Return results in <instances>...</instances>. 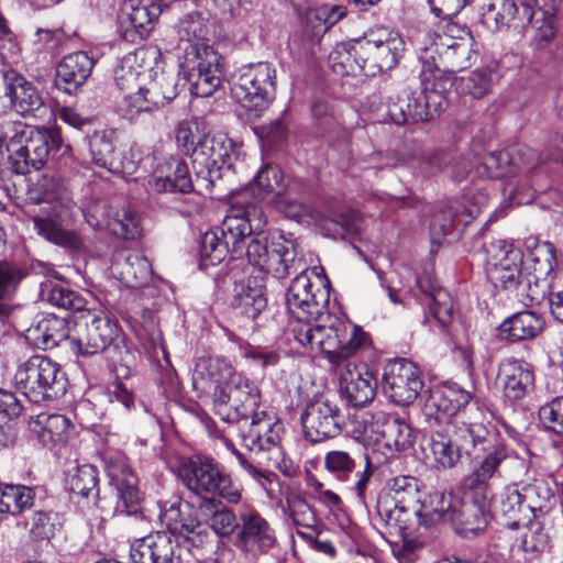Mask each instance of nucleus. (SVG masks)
I'll return each mask as SVG.
<instances>
[{
	"label": "nucleus",
	"mask_w": 563,
	"mask_h": 563,
	"mask_svg": "<svg viewBox=\"0 0 563 563\" xmlns=\"http://www.w3.org/2000/svg\"><path fill=\"white\" fill-rule=\"evenodd\" d=\"M509 457L505 443H496L474 465L464 479V495L459 521L466 525L467 531L483 530L490 517L506 519V526L517 529L521 514L529 510L523 505V496L515 487H506L492 497L490 481L500 476V465Z\"/></svg>",
	"instance_id": "f257e3e1"
},
{
	"label": "nucleus",
	"mask_w": 563,
	"mask_h": 563,
	"mask_svg": "<svg viewBox=\"0 0 563 563\" xmlns=\"http://www.w3.org/2000/svg\"><path fill=\"white\" fill-rule=\"evenodd\" d=\"M483 23L492 32H511L538 46L548 45L556 35L555 0H489Z\"/></svg>",
	"instance_id": "f03ea898"
},
{
	"label": "nucleus",
	"mask_w": 563,
	"mask_h": 563,
	"mask_svg": "<svg viewBox=\"0 0 563 563\" xmlns=\"http://www.w3.org/2000/svg\"><path fill=\"white\" fill-rule=\"evenodd\" d=\"M29 198L34 203L45 205L43 214L31 218L38 235L65 249L82 247V240L78 233L64 227L74 218L75 202L59 177L53 174L42 175L29 188Z\"/></svg>",
	"instance_id": "7ed1b4c3"
},
{
	"label": "nucleus",
	"mask_w": 563,
	"mask_h": 563,
	"mask_svg": "<svg viewBox=\"0 0 563 563\" xmlns=\"http://www.w3.org/2000/svg\"><path fill=\"white\" fill-rule=\"evenodd\" d=\"M62 148L64 153L68 151L56 130H37L14 121L0 122V155H7L10 169L18 175L41 169L49 153Z\"/></svg>",
	"instance_id": "20e7f679"
},
{
	"label": "nucleus",
	"mask_w": 563,
	"mask_h": 563,
	"mask_svg": "<svg viewBox=\"0 0 563 563\" xmlns=\"http://www.w3.org/2000/svg\"><path fill=\"white\" fill-rule=\"evenodd\" d=\"M294 340L307 352H323L331 364L340 367L364 343L361 328L328 312L318 321L295 323L289 330Z\"/></svg>",
	"instance_id": "39448f33"
},
{
	"label": "nucleus",
	"mask_w": 563,
	"mask_h": 563,
	"mask_svg": "<svg viewBox=\"0 0 563 563\" xmlns=\"http://www.w3.org/2000/svg\"><path fill=\"white\" fill-rule=\"evenodd\" d=\"M496 443L492 441L488 430L481 423H466L464 421H445L434 426L427 448V457L432 459L434 468L439 471L452 470L462 459L471 457L477 450L488 452Z\"/></svg>",
	"instance_id": "423d86ee"
},
{
	"label": "nucleus",
	"mask_w": 563,
	"mask_h": 563,
	"mask_svg": "<svg viewBox=\"0 0 563 563\" xmlns=\"http://www.w3.org/2000/svg\"><path fill=\"white\" fill-rule=\"evenodd\" d=\"M449 77L439 67L424 64L420 73V91L405 88L388 104V115L396 124L427 121L440 114L445 106V92L451 87Z\"/></svg>",
	"instance_id": "0eeeda50"
},
{
	"label": "nucleus",
	"mask_w": 563,
	"mask_h": 563,
	"mask_svg": "<svg viewBox=\"0 0 563 563\" xmlns=\"http://www.w3.org/2000/svg\"><path fill=\"white\" fill-rule=\"evenodd\" d=\"M486 272L494 285L516 291L525 306L539 302L541 294L531 286L532 279L521 274L523 254L506 240H497L487 247Z\"/></svg>",
	"instance_id": "6e6552de"
},
{
	"label": "nucleus",
	"mask_w": 563,
	"mask_h": 563,
	"mask_svg": "<svg viewBox=\"0 0 563 563\" xmlns=\"http://www.w3.org/2000/svg\"><path fill=\"white\" fill-rule=\"evenodd\" d=\"M14 384L30 401L42 402L63 396L67 378L60 366L44 355H33L20 363Z\"/></svg>",
	"instance_id": "1a4fd4ad"
},
{
	"label": "nucleus",
	"mask_w": 563,
	"mask_h": 563,
	"mask_svg": "<svg viewBox=\"0 0 563 563\" xmlns=\"http://www.w3.org/2000/svg\"><path fill=\"white\" fill-rule=\"evenodd\" d=\"M245 254L253 266L276 278H285L302 266L296 240L277 230L264 238L252 239Z\"/></svg>",
	"instance_id": "9d476101"
},
{
	"label": "nucleus",
	"mask_w": 563,
	"mask_h": 563,
	"mask_svg": "<svg viewBox=\"0 0 563 563\" xmlns=\"http://www.w3.org/2000/svg\"><path fill=\"white\" fill-rule=\"evenodd\" d=\"M183 484L198 496H219L229 504H239L241 490L231 476L212 459L195 455L183 462L178 468Z\"/></svg>",
	"instance_id": "9b49d317"
},
{
	"label": "nucleus",
	"mask_w": 563,
	"mask_h": 563,
	"mask_svg": "<svg viewBox=\"0 0 563 563\" xmlns=\"http://www.w3.org/2000/svg\"><path fill=\"white\" fill-rule=\"evenodd\" d=\"M365 76L375 77L395 68L405 52V41L394 29L377 25L358 38Z\"/></svg>",
	"instance_id": "f8f14e48"
},
{
	"label": "nucleus",
	"mask_w": 563,
	"mask_h": 563,
	"mask_svg": "<svg viewBox=\"0 0 563 563\" xmlns=\"http://www.w3.org/2000/svg\"><path fill=\"white\" fill-rule=\"evenodd\" d=\"M276 69L266 62L242 66L232 77V97L247 110L261 111L275 98Z\"/></svg>",
	"instance_id": "ddd939ff"
},
{
	"label": "nucleus",
	"mask_w": 563,
	"mask_h": 563,
	"mask_svg": "<svg viewBox=\"0 0 563 563\" xmlns=\"http://www.w3.org/2000/svg\"><path fill=\"white\" fill-rule=\"evenodd\" d=\"M356 423L360 428L353 430V433L357 440L382 439L388 449L396 452L407 451L413 444L412 428L397 413L376 409L360 417Z\"/></svg>",
	"instance_id": "4468645a"
},
{
	"label": "nucleus",
	"mask_w": 563,
	"mask_h": 563,
	"mask_svg": "<svg viewBox=\"0 0 563 563\" xmlns=\"http://www.w3.org/2000/svg\"><path fill=\"white\" fill-rule=\"evenodd\" d=\"M260 401L257 386L241 373H236L224 388L213 391L214 412L229 423L250 418L258 411Z\"/></svg>",
	"instance_id": "2eb2a0df"
},
{
	"label": "nucleus",
	"mask_w": 563,
	"mask_h": 563,
	"mask_svg": "<svg viewBox=\"0 0 563 563\" xmlns=\"http://www.w3.org/2000/svg\"><path fill=\"white\" fill-rule=\"evenodd\" d=\"M159 520L168 529V534L176 536L194 548H201L209 542L210 533L189 503L173 497L159 503Z\"/></svg>",
	"instance_id": "dca6fc26"
},
{
	"label": "nucleus",
	"mask_w": 563,
	"mask_h": 563,
	"mask_svg": "<svg viewBox=\"0 0 563 563\" xmlns=\"http://www.w3.org/2000/svg\"><path fill=\"white\" fill-rule=\"evenodd\" d=\"M301 271L290 283L286 292V303L289 313L295 323H308L318 321L327 313L329 302V290L318 287L313 289V285L303 271Z\"/></svg>",
	"instance_id": "f3484780"
},
{
	"label": "nucleus",
	"mask_w": 563,
	"mask_h": 563,
	"mask_svg": "<svg viewBox=\"0 0 563 563\" xmlns=\"http://www.w3.org/2000/svg\"><path fill=\"white\" fill-rule=\"evenodd\" d=\"M179 75L190 84V92L196 97H210L220 86L223 75L220 56L216 51L189 49L187 57H179Z\"/></svg>",
	"instance_id": "a211bd4d"
},
{
	"label": "nucleus",
	"mask_w": 563,
	"mask_h": 563,
	"mask_svg": "<svg viewBox=\"0 0 563 563\" xmlns=\"http://www.w3.org/2000/svg\"><path fill=\"white\" fill-rule=\"evenodd\" d=\"M423 387L418 367L406 358L389 362L383 374V391L398 406L411 405Z\"/></svg>",
	"instance_id": "6ab92c4d"
},
{
	"label": "nucleus",
	"mask_w": 563,
	"mask_h": 563,
	"mask_svg": "<svg viewBox=\"0 0 563 563\" xmlns=\"http://www.w3.org/2000/svg\"><path fill=\"white\" fill-rule=\"evenodd\" d=\"M230 141L224 135H205L192 148L191 162L197 181H202L209 189L214 179L220 178V169L230 159Z\"/></svg>",
	"instance_id": "aec40b11"
},
{
	"label": "nucleus",
	"mask_w": 563,
	"mask_h": 563,
	"mask_svg": "<svg viewBox=\"0 0 563 563\" xmlns=\"http://www.w3.org/2000/svg\"><path fill=\"white\" fill-rule=\"evenodd\" d=\"M76 338H70V349L81 356L104 352L118 336V327L102 313L87 311L82 314Z\"/></svg>",
	"instance_id": "412c9836"
},
{
	"label": "nucleus",
	"mask_w": 563,
	"mask_h": 563,
	"mask_svg": "<svg viewBox=\"0 0 563 563\" xmlns=\"http://www.w3.org/2000/svg\"><path fill=\"white\" fill-rule=\"evenodd\" d=\"M300 420L303 435L311 443L333 439L342 431L341 410L329 400L320 399L310 402L302 411Z\"/></svg>",
	"instance_id": "4be33fe9"
},
{
	"label": "nucleus",
	"mask_w": 563,
	"mask_h": 563,
	"mask_svg": "<svg viewBox=\"0 0 563 563\" xmlns=\"http://www.w3.org/2000/svg\"><path fill=\"white\" fill-rule=\"evenodd\" d=\"M106 472L110 484L115 488L118 516H139L141 514V495L137 488V478L121 456L106 460Z\"/></svg>",
	"instance_id": "5701e85b"
},
{
	"label": "nucleus",
	"mask_w": 563,
	"mask_h": 563,
	"mask_svg": "<svg viewBox=\"0 0 563 563\" xmlns=\"http://www.w3.org/2000/svg\"><path fill=\"white\" fill-rule=\"evenodd\" d=\"M275 543L273 528L257 511L252 510L240 515V526L234 541L239 550L256 556L267 553Z\"/></svg>",
	"instance_id": "b1692460"
},
{
	"label": "nucleus",
	"mask_w": 563,
	"mask_h": 563,
	"mask_svg": "<svg viewBox=\"0 0 563 563\" xmlns=\"http://www.w3.org/2000/svg\"><path fill=\"white\" fill-rule=\"evenodd\" d=\"M238 423L243 443L251 451H269L279 442L282 426L273 412L256 411Z\"/></svg>",
	"instance_id": "393cba45"
},
{
	"label": "nucleus",
	"mask_w": 563,
	"mask_h": 563,
	"mask_svg": "<svg viewBox=\"0 0 563 563\" xmlns=\"http://www.w3.org/2000/svg\"><path fill=\"white\" fill-rule=\"evenodd\" d=\"M132 563H180L178 540L167 532L136 539L130 548Z\"/></svg>",
	"instance_id": "a878e982"
},
{
	"label": "nucleus",
	"mask_w": 563,
	"mask_h": 563,
	"mask_svg": "<svg viewBox=\"0 0 563 563\" xmlns=\"http://www.w3.org/2000/svg\"><path fill=\"white\" fill-rule=\"evenodd\" d=\"M340 367V389L347 402L354 407L372 402L376 395V380L366 366L345 362Z\"/></svg>",
	"instance_id": "bb28decb"
},
{
	"label": "nucleus",
	"mask_w": 563,
	"mask_h": 563,
	"mask_svg": "<svg viewBox=\"0 0 563 563\" xmlns=\"http://www.w3.org/2000/svg\"><path fill=\"white\" fill-rule=\"evenodd\" d=\"M472 396L455 384H444L430 391L424 405L427 415L434 416L435 426L445 421H461L455 415L465 407Z\"/></svg>",
	"instance_id": "cd10ccee"
},
{
	"label": "nucleus",
	"mask_w": 563,
	"mask_h": 563,
	"mask_svg": "<svg viewBox=\"0 0 563 563\" xmlns=\"http://www.w3.org/2000/svg\"><path fill=\"white\" fill-rule=\"evenodd\" d=\"M92 162L114 174H132L136 164L111 135L96 134L89 142Z\"/></svg>",
	"instance_id": "c85d7f7f"
},
{
	"label": "nucleus",
	"mask_w": 563,
	"mask_h": 563,
	"mask_svg": "<svg viewBox=\"0 0 563 563\" xmlns=\"http://www.w3.org/2000/svg\"><path fill=\"white\" fill-rule=\"evenodd\" d=\"M498 378L507 398H523L534 387V373L531 364L514 357L504 358L498 366Z\"/></svg>",
	"instance_id": "c756f323"
},
{
	"label": "nucleus",
	"mask_w": 563,
	"mask_h": 563,
	"mask_svg": "<svg viewBox=\"0 0 563 563\" xmlns=\"http://www.w3.org/2000/svg\"><path fill=\"white\" fill-rule=\"evenodd\" d=\"M158 14L159 8L156 4L148 7L137 0L124 2L120 15L123 37L129 42L144 40L152 30V23Z\"/></svg>",
	"instance_id": "7c9ffc66"
},
{
	"label": "nucleus",
	"mask_w": 563,
	"mask_h": 563,
	"mask_svg": "<svg viewBox=\"0 0 563 563\" xmlns=\"http://www.w3.org/2000/svg\"><path fill=\"white\" fill-rule=\"evenodd\" d=\"M238 372L229 360L218 355H207L197 358L192 373V384L196 389L205 390L211 386L214 390L224 388Z\"/></svg>",
	"instance_id": "2f4dec72"
},
{
	"label": "nucleus",
	"mask_w": 563,
	"mask_h": 563,
	"mask_svg": "<svg viewBox=\"0 0 563 563\" xmlns=\"http://www.w3.org/2000/svg\"><path fill=\"white\" fill-rule=\"evenodd\" d=\"M148 186L155 192L187 194L194 189L188 165L178 158H170L158 165L148 180Z\"/></svg>",
	"instance_id": "473e14b6"
},
{
	"label": "nucleus",
	"mask_w": 563,
	"mask_h": 563,
	"mask_svg": "<svg viewBox=\"0 0 563 563\" xmlns=\"http://www.w3.org/2000/svg\"><path fill=\"white\" fill-rule=\"evenodd\" d=\"M95 66V59L88 53L79 51L66 55L56 68V85L71 95L89 78Z\"/></svg>",
	"instance_id": "72a5a7b5"
},
{
	"label": "nucleus",
	"mask_w": 563,
	"mask_h": 563,
	"mask_svg": "<svg viewBox=\"0 0 563 563\" xmlns=\"http://www.w3.org/2000/svg\"><path fill=\"white\" fill-rule=\"evenodd\" d=\"M418 286L422 292L421 301L428 306L430 313L437 322L445 328L452 320L454 303L451 295L439 286L438 282L430 275L419 276Z\"/></svg>",
	"instance_id": "f704fd0d"
},
{
	"label": "nucleus",
	"mask_w": 563,
	"mask_h": 563,
	"mask_svg": "<svg viewBox=\"0 0 563 563\" xmlns=\"http://www.w3.org/2000/svg\"><path fill=\"white\" fill-rule=\"evenodd\" d=\"M197 512L207 530L211 529L220 538L229 537L239 529L240 521L235 514L214 497L201 498Z\"/></svg>",
	"instance_id": "c9c22d12"
},
{
	"label": "nucleus",
	"mask_w": 563,
	"mask_h": 563,
	"mask_svg": "<svg viewBox=\"0 0 563 563\" xmlns=\"http://www.w3.org/2000/svg\"><path fill=\"white\" fill-rule=\"evenodd\" d=\"M264 290V286L255 277L236 282L231 300L232 308L249 319H255L267 305Z\"/></svg>",
	"instance_id": "e433bc0d"
},
{
	"label": "nucleus",
	"mask_w": 563,
	"mask_h": 563,
	"mask_svg": "<svg viewBox=\"0 0 563 563\" xmlns=\"http://www.w3.org/2000/svg\"><path fill=\"white\" fill-rule=\"evenodd\" d=\"M4 95L10 99L12 107L23 115L43 106V99L37 89L12 69L4 75Z\"/></svg>",
	"instance_id": "4c0bfd02"
},
{
	"label": "nucleus",
	"mask_w": 563,
	"mask_h": 563,
	"mask_svg": "<svg viewBox=\"0 0 563 563\" xmlns=\"http://www.w3.org/2000/svg\"><path fill=\"white\" fill-rule=\"evenodd\" d=\"M463 498L456 504L452 503L450 496L443 493H433L429 495L428 499L418 504V520L420 525L430 526L439 521H451L461 526L467 531L466 525L459 521L457 512L461 510V503Z\"/></svg>",
	"instance_id": "58836bf2"
},
{
	"label": "nucleus",
	"mask_w": 563,
	"mask_h": 563,
	"mask_svg": "<svg viewBox=\"0 0 563 563\" xmlns=\"http://www.w3.org/2000/svg\"><path fill=\"white\" fill-rule=\"evenodd\" d=\"M544 329L543 318L530 310L514 313L501 322L499 336L509 342H521L536 339Z\"/></svg>",
	"instance_id": "ea45409f"
},
{
	"label": "nucleus",
	"mask_w": 563,
	"mask_h": 563,
	"mask_svg": "<svg viewBox=\"0 0 563 563\" xmlns=\"http://www.w3.org/2000/svg\"><path fill=\"white\" fill-rule=\"evenodd\" d=\"M209 24L199 13L187 14L179 23L178 36L180 41L181 57H187L190 48L198 51H214L209 43Z\"/></svg>",
	"instance_id": "a19ab883"
},
{
	"label": "nucleus",
	"mask_w": 563,
	"mask_h": 563,
	"mask_svg": "<svg viewBox=\"0 0 563 563\" xmlns=\"http://www.w3.org/2000/svg\"><path fill=\"white\" fill-rule=\"evenodd\" d=\"M439 55L444 67L442 73H456L470 67L476 59L472 35L466 32L457 38H449ZM439 69L441 70V68ZM442 75L444 76V74Z\"/></svg>",
	"instance_id": "79ce46f5"
},
{
	"label": "nucleus",
	"mask_w": 563,
	"mask_h": 563,
	"mask_svg": "<svg viewBox=\"0 0 563 563\" xmlns=\"http://www.w3.org/2000/svg\"><path fill=\"white\" fill-rule=\"evenodd\" d=\"M112 268L119 279L129 287L137 288L146 284L151 276V264L136 252H121Z\"/></svg>",
	"instance_id": "37998d69"
},
{
	"label": "nucleus",
	"mask_w": 563,
	"mask_h": 563,
	"mask_svg": "<svg viewBox=\"0 0 563 563\" xmlns=\"http://www.w3.org/2000/svg\"><path fill=\"white\" fill-rule=\"evenodd\" d=\"M70 421L62 415L40 413L31 417L29 429L44 444H62L68 439Z\"/></svg>",
	"instance_id": "c03bdc74"
},
{
	"label": "nucleus",
	"mask_w": 563,
	"mask_h": 563,
	"mask_svg": "<svg viewBox=\"0 0 563 563\" xmlns=\"http://www.w3.org/2000/svg\"><path fill=\"white\" fill-rule=\"evenodd\" d=\"M29 338L44 350L53 349L65 340H70L68 323L64 317L44 316L27 330Z\"/></svg>",
	"instance_id": "a18cd8bd"
},
{
	"label": "nucleus",
	"mask_w": 563,
	"mask_h": 563,
	"mask_svg": "<svg viewBox=\"0 0 563 563\" xmlns=\"http://www.w3.org/2000/svg\"><path fill=\"white\" fill-rule=\"evenodd\" d=\"M555 249L550 242H534L528 246L527 269L534 284L533 289L539 290V283L545 282L547 277L553 272L555 265Z\"/></svg>",
	"instance_id": "49530a36"
},
{
	"label": "nucleus",
	"mask_w": 563,
	"mask_h": 563,
	"mask_svg": "<svg viewBox=\"0 0 563 563\" xmlns=\"http://www.w3.org/2000/svg\"><path fill=\"white\" fill-rule=\"evenodd\" d=\"M358 38L349 43L336 44L328 57L329 67L338 76H365L363 58L358 53Z\"/></svg>",
	"instance_id": "de8ad7c7"
},
{
	"label": "nucleus",
	"mask_w": 563,
	"mask_h": 563,
	"mask_svg": "<svg viewBox=\"0 0 563 563\" xmlns=\"http://www.w3.org/2000/svg\"><path fill=\"white\" fill-rule=\"evenodd\" d=\"M517 162L509 151L492 152L481 161L474 170L478 178H512L516 177Z\"/></svg>",
	"instance_id": "09e8293b"
},
{
	"label": "nucleus",
	"mask_w": 563,
	"mask_h": 563,
	"mask_svg": "<svg viewBox=\"0 0 563 563\" xmlns=\"http://www.w3.org/2000/svg\"><path fill=\"white\" fill-rule=\"evenodd\" d=\"M378 499H390L391 503L416 508L420 503L418 479L409 475H398L387 481L385 494Z\"/></svg>",
	"instance_id": "8fccbe9b"
},
{
	"label": "nucleus",
	"mask_w": 563,
	"mask_h": 563,
	"mask_svg": "<svg viewBox=\"0 0 563 563\" xmlns=\"http://www.w3.org/2000/svg\"><path fill=\"white\" fill-rule=\"evenodd\" d=\"M240 214L239 208L231 207L221 225L216 228L222 239L228 241L231 252L239 255L244 249V239L251 235L246 221Z\"/></svg>",
	"instance_id": "3c124183"
},
{
	"label": "nucleus",
	"mask_w": 563,
	"mask_h": 563,
	"mask_svg": "<svg viewBox=\"0 0 563 563\" xmlns=\"http://www.w3.org/2000/svg\"><path fill=\"white\" fill-rule=\"evenodd\" d=\"M67 487L73 495L96 501L99 495V476L97 468L91 464L79 465L69 474Z\"/></svg>",
	"instance_id": "603ef678"
},
{
	"label": "nucleus",
	"mask_w": 563,
	"mask_h": 563,
	"mask_svg": "<svg viewBox=\"0 0 563 563\" xmlns=\"http://www.w3.org/2000/svg\"><path fill=\"white\" fill-rule=\"evenodd\" d=\"M252 192L260 200L275 201L284 194V175L276 165H265L254 179Z\"/></svg>",
	"instance_id": "864d4df0"
},
{
	"label": "nucleus",
	"mask_w": 563,
	"mask_h": 563,
	"mask_svg": "<svg viewBox=\"0 0 563 563\" xmlns=\"http://www.w3.org/2000/svg\"><path fill=\"white\" fill-rule=\"evenodd\" d=\"M145 52L137 49L134 53L125 55L114 70V79L118 88L123 90H134L141 86L140 80L144 77L145 69L139 64L143 59Z\"/></svg>",
	"instance_id": "5fc2aeb1"
},
{
	"label": "nucleus",
	"mask_w": 563,
	"mask_h": 563,
	"mask_svg": "<svg viewBox=\"0 0 563 563\" xmlns=\"http://www.w3.org/2000/svg\"><path fill=\"white\" fill-rule=\"evenodd\" d=\"M23 277L24 273L18 265L0 261V318L11 313V298Z\"/></svg>",
	"instance_id": "6e6d98bb"
},
{
	"label": "nucleus",
	"mask_w": 563,
	"mask_h": 563,
	"mask_svg": "<svg viewBox=\"0 0 563 563\" xmlns=\"http://www.w3.org/2000/svg\"><path fill=\"white\" fill-rule=\"evenodd\" d=\"M35 493L24 485H5L0 490V512L19 515L33 506Z\"/></svg>",
	"instance_id": "4d7b16f0"
},
{
	"label": "nucleus",
	"mask_w": 563,
	"mask_h": 563,
	"mask_svg": "<svg viewBox=\"0 0 563 563\" xmlns=\"http://www.w3.org/2000/svg\"><path fill=\"white\" fill-rule=\"evenodd\" d=\"M231 252L228 241H224L216 229L205 233L200 246L201 268L220 264Z\"/></svg>",
	"instance_id": "13d9d810"
},
{
	"label": "nucleus",
	"mask_w": 563,
	"mask_h": 563,
	"mask_svg": "<svg viewBox=\"0 0 563 563\" xmlns=\"http://www.w3.org/2000/svg\"><path fill=\"white\" fill-rule=\"evenodd\" d=\"M41 294L52 306L64 310L81 311L86 303L79 294L62 284H46Z\"/></svg>",
	"instance_id": "bf43d9fd"
},
{
	"label": "nucleus",
	"mask_w": 563,
	"mask_h": 563,
	"mask_svg": "<svg viewBox=\"0 0 563 563\" xmlns=\"http://www.w3.org/2000/svg\"><path fill=\"white\" fill-rule=\"evenodd\" d=\"M376 508L378 516L386 526L400 531L408 528L411 515L418 518V506L410 508L402 504L391 503L390 499H378Z\"/></svg>",
	"instance_id": "052dcab7"
},
{
	"label": "nucleus",
	"mask_w": 563,
	"mask_h": 563,
	"mask_svg": "<svg viewBox=\"0 0 563 563\" xmlns=\"http://www.w3.org/2000/svg\"><path fill=\"white\" fill-rule=\"evenodd\" d=\"M106 228L125 240H134L141 233L139 218L129 207L113 210L111 218L106 222Z\"/></svg>",
	"instance_id": "680f3d73"
},
{
	"label": "nucleus",
	"mask_w": 563,
	"mask_h": 563,
	"mask_svg": "<svg viewBox=\"0 0 563 563\" xmlns=\"http://www.w3.org/2000/svg\"><path fill=\"white\" fill-rule=\"evenodd\" d=\"M122 100L118 104L119 112L126 119H133L141 112H150L155 110V101H151L147 88L142 86L134 90H123Z\"/></svg>",
	"instance_id": "e2e57ef3"
},
{
	"label": "nucleus",
	"mask_w": 563,
	"mask_h": 563,
	"mask_svg": "<svg viewBox=\"0 0 563 563\" xmlns=\"http://www.w3.org/2000/svg\"><path fill=\"white\" fill-rule=\"evenodd\" d=\"M29 536L34 541L49 540L59 527L57 517L51 511L36 510L25 521Z\"/></svg>",
	"instance_id": "0e129e2a"
},
{
	"label": "nucleus",
	"mask_w": 563,
	"mask_h": 563,
	"mask_svg": "<svg viewBox=\"0 0 563 563\" xmlns=\"http://www.w3.org/2000/svg\"><path fill=\"white\" fill-rule=\"evenodd\" d=\"M285 498L292 522L299 527L314 529L318 521L317 516L303 496L296 492H287Z\"/></svg>",
	"instance_id": "69168bd1"
},
{
	"label": "nucleus",
	"mask_w": 563,
	"mask_h": 563,
	"mask_svg": "<svg viewBox=\"0 0 563 563\" xmlns=\"http://www.w3.org/2000/svg\"><path fill=\"white\" fill-rule=\"evenodd\" d=\"M346 15L343 5L323 4L314 8L308 13V21L316 34L325 33L333 25Z\"/></svg>",
	"instance_id": "338daca9"
},
{
	"label": "nucleus",
	"mask_w": 563,
	"mask_h": 563,
	"mask_svg": "<svg viewBox=\"0 0 563 563\" xmlns=\"http://www.w3.org/2000/svg\"><path fill=\"white\" fill-rule=\"evenodd\" d=\"M463 216L452 206L448 210L434 213L430 223L431 241L440 245L443 239L452 232L455 222H468V220L461 219Z\"/></svg>",
	"instance_id": "774afa93"
}]
</instances>
